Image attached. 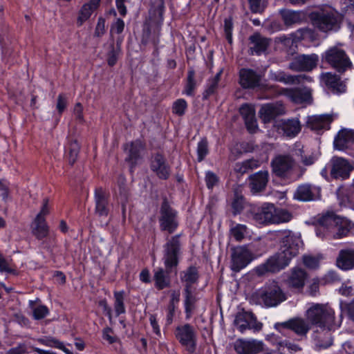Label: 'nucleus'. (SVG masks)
Listing matches in <instances>:
<instances>
[{"instance_id":"obj_63","label":"nucleus","mask_w":354,"mask_h":354,"mask_svg":"<svg viewBox=\"0 0 354 354\" xmlns=\"http://www.w3.org/2000/svg\"><path fill=\"white\" fill-rule=\"evenodd\" d=\"M73 113L75 119L78 120L80 122H82L84 120L83 106L80 103H77L75 105Z\"/></svg>"},{"instance_id":"obj_22","label":"nucleus","mask_w":354,"mask_h":354,"mask_svg":"<svg viewBox=\"0 0 354 354\" xmlns=\"http://www.w3.org/2000/svg\"><path fill=\"white\" fill-rule=\"evenodd\" d=\"M151 168L160 178L167 179L169 176V168L160 154H156L152 158Z\"/></svg>"},{"instance_id":"obj_1","label":"nucleus","mask_w":354,"mask_h":354,"mask_svg":"<svg viewBox=\"0 0 354 354\" xmlns=\"http://www.w3.org/2000/svg\"><path fill=\"white\" fill-rule=\"evenodd\" d=\"M276 237L281 240L280 250L264 264L257 268V270L259 274L266 272H278L286 267L290 260L298 254L302 245L300 236L289 230L277 232Z\"/></svg>"},{"instance_id":"obj_20","label":"nucleus","mask_w":354,"mask_h":354,"mask_svg":"<svg viewBox=\"0 0 354 354\" xmlns=\"http://www.w3.org/2000/svg\"><path fill=\"white\" fill-rule=\"evenodd\" d=\"M284 112V107L281 104H267L261 106L259 115L261 119L266 123Z\"/></svg>"},{"instance_id":"obj_32","label":"nucleus","mask_w":354,"mask_h":354,"mask_svg":"<svg viewBox=\"0 0 354 354\" xmlns=\"http://www.w3.org/2000/svg\"><path fill=\"white\" fill-rule=\"evenodd\" d=\"M352 142H354V131L343 130L338 133L335 139L334 145L336 149L342 150Z\"/></svg>"},{"instance_id":"obj_40","label":"nucleus","mask_w":354,"mask_h":354,"mask_svg":"<svg viewBox=\"0 0 354 354\" xmlns=\"http://www.w3.org/2000/svg\"><path fill=\"white\" fill-rule=\"evenodd\" d=\"M281 15L283 21L286 25L298 23L301 19V13L296 11L286 10Z\"/></svg>"},{"instance_id":"obj_41","label":"nucleus","mask_w":354,"mask_h":354,"mask_svg":"<svg viewBox=\"0 0 354 354\" xmlns=\"http://www.w3.org/2000/svg\"><path fill=\"white\" fill-rule=\"evenodd\" d=\"M277 348L279 354H289L301 350L297 345L290 344L287 341L279 342L277 343Z\"/></svg>"},{"instance_id":"obj_24","label":"nucleus","mask_w":354,"mask_h":354,"mask_svg":"<svg viewBox=\"0 0 354 354\" xmlns=\"http://www.w3.org/2000/svg\"><path fill=\"white\" fill-rule=\"evenodd\" d=\"M250 186L253 194L263 191L268 181V172L261 171L252 175L250 178Z\"/></svg>"},{"instance_id":"obj_59","label":"nucleus","mask_w":354,"mask_h":354,"mask_svg":"<svg viewBox=\"0 0 354 354\" xmlns=\"http://www.w3.org/2000/svg\"><path fill=\"white\" fill-rule=\"evenodd\" d=\"M234 214H236L239 213L243 208V199L241 196H236L232 204Z\"/></svg>"},{"instance_id":"obj_62","label":"nucleus","mask_w":354,"mask_h":354,"mask_svg":"<svg viewBox=\"0 0 354 354\" xmlns=\"http://www.w3.org/2000/svg\"><path fill=\"white\" fill-rule=\"evenodd\" d=\"M124 28V21L118 19L117 21L112 25L111 28V32L112 33H117L120 34L121 33Z\"/></svg>"},{"instance_id":"obj_35","label":"nucleus","mask_w":354,"mask_h":354,"mask_svg":"<svg viewBox=\"0 0 354 354\" xmlns=\"http://www.w3.org/2000/svg\"><path fill=\"white\" fill-rule=\"evenodd\" d=\"M180 279L185 283V287L192 288V284L198 279L197 270L194 267H189L180 272Z\"/></svg>"},{"instance_id":"obj_21","label":"nucleus","mask_w":354,"mask_h":354,"mask_svg":"<svg viewBox=\"0 0 354 354\" xmlns=\"http://www.w3.org/2000/svg\"><path fill=\"white\" fill-rule=\"evenodd\" d=\"M276 210L272 204H264L260 212L254 216V219L260 224L274 223Z\"/></svg>"},{"instance_id":"obj_8","label":"nucleus","mask_w":354,"mask_h":354,"mask_svg":"<svg viewBox=\"0 0 354 354\" xmlns=\"http://www.w3.org/2000/svg\"><path fill=\"white\" fill-rule=\"evenodd\" d=\"M234 325L241 333H245L249 329L258 332L260 331L263 327V324L257 321V317L252 313L243 310L239 311L235 315Z\"/></svg>"},{"instance_id":"obj_45","label":"nucleus","mask_w":354,"mask_h":354,"mask_svg":"<svg viewBox=\"0 0 354 354\" xmlns=\"http://www.w3.org/2000/svg\"><path fill=\"white\" fill-rule=\"evenodd\" d=\"M260 162L257 160H248L243 162L241 164H237L236 169L241 173H245L250 169H252L259 167Z\"/></svg>"},{"instance_id":"obj_33","label":"nucleus","mask_w":354,"mask_h":354,"mask_svg":"<svg viewBox=\"0 0 354 354\" xmlns=\"http://www.w3.org/2000/svg\"><path fill=\"white\" fill-rule=\"evenodd\" d=\"M95 199L96 212L100 216L107 215V199L104 192L101 188L95 190Z\"/></svg>"},{"instance_id":"obj_17","label":"nucleus","mask_w":354,"mask_h":354,"mask_svg":"<svg viewBox=\"0 0 354 354\" xmlns=\"http://www.w3.org/2000/svg\"><path fill=\"white\" fill-rule=\"evenodd\" d=\"M295 165V160L291 156L287 155L278 156L272 161V170L277 176L284 175L292 169Z\"/></svg>"},{"instance_id":"obj_51","label":"nucleus","mask_w":354,"mask_h":354,"mask_svg":"<svg viewBox=\"0 0 354 354\" xmlns=\"http://www.w3.org/2000/svg\"><path fill=\"white\" fill-rule=\"evenodd\" d=\"M275 216L276 221H274V223L288 222L292 218L288 212L283 209L276 210Z\"/></svg>"},{"instance_id":"obj_5","label":"nucleus","mask_w":354,"mask_h":354,"mask_svg":"<svg viewBox=\"0 0 354 354\" xmlns=\"http://www.w3.org/2000/svg\"><path fill=\"white\" fill-rule=\"evenodd\" d=\"M180 244L178 236H172L164 245L162 261L167 272L178 264Z\"/></svg>"},{"instance_id":"obj_15","label":"nucleus","mask_w":354,"mask_h":354,"mask_svg":"<svg viewBox=\"0 0 354 354\" xmlns=\"http://www.w3.org/2000/svg\"><path fill=\"white\" fill-rule=\"evenodd\" d=\"M307 277L308 275L305 270L295 267L290 270L286 282L288 287L301 290L305 285Z\"/></svg>"},{"instance_id":"obj_4","label":"nucleus","mask_w":354,"mask_h":354,"mask_svg":"<svg viewBox=\"0 0 354 354\" xmlns=\"http://www.w3.org/2000/svg\"><path fill=\"white\" fill-rule=\"evenodd\" d=\"M174 335L188 353H195L197 346V332L192 326L185 324L177 326L174 331Z\"/></svg>"},{"instance_id":"obj_14","label":"nucleus","mask_w":354,"mask_h":354,"mask_svg":"<svg viewBox=\"0 0 354 354\" xmlns=\"http://www.w3.org/2000/svg\"><path fill=\"white\" fill-rule=\"evenodd\" d=\"M281 326L292 330L299 336H306L310 330L312 325L308 320L306 321L303 318L297 317L291 319L286 322L277 324L275 328L278 329L279 327Z\"/></svg>"},{"instance_id":"obj_16","label":"nucleus","mask_w":354,"mask_h":354,"mask_svg":"<svg viewBox=\"0 0 354 354\" xmlns=\"http://www.w3.org/2000/svg\"><path fill=\"white\" fill-rule=\"evenodd\" d=\"M320 198V189L310 185H301L294 194V198L300 201H310Z\"/></svg>"},{"instance_id":"obj_12","label":"nucleus","mask_w":354,"mask_h":354,"mask_svg":"<svg viewBox=\"0 0 354 354\" xmlns=\"http://www.w3.org/2000/svg\"><path fill=\"white\" fill-rule=\"evenodd\" d=\"M326 59L339 72H344L351 66V62L345 53L337 48L328 50L326 53Z\"/></svg>"},{"instance_id":"obj_53","label":"nucleus","mask_w":354,"mask_h":354,"mask_svg":"<svg viewBox=\"0 0 354 354\" xmlns=\"http://www.w3.org/2000/svg\"><path fill=\"white\" fill-rule=\"evenodd\" d=\"M0 198L6 201L10 198L9 185L5 180H0Z\"/></svg>"},{"instance_id":"obj_30","label":"nucleus","mask_w":354,"mask_h":354,"mask_svg":"<svg viewBox=\"0 0 354 354\" xmlns=\"http://www.w3.org/2000/svg\"><path fill=\"white\" fill-rule=\"evenodd\" d=\"M322 82L333 92L341 93L346 91V85L340 81L339 77L330 73H326L322 76Z\"/></svg>"},{"instance_id":"obj_18","label":"nucleus","mask_w":354,"mask_h":354,"mask_svg":"<svg viewBox=\"0 0 354 354\" xmlns=\"http://www.w3.org/2000/svg\"><path fill=\"white\" fill-rule=\"evenodd\" d=\"M318 57L315 55H299L290 64V68L294 71H310L317 65Z\"/></svg>"},{"instance_id":"obj_61","label":"nucleus","mask_w":354,"mask_h":354,"mask_svg":"<svg viewBox=\"0 0 354 354\" xmlns=\"http://www.w3.org/2000/svg\"><path fill=\"white\" fill-rule=\"evenodd\" d=\"M224 30L229 42L232 41V22L230 19H225L224 21Z\"/></svg>"},{"instance_id":"obj_13","label":"nucleus","mask_w":354,"mask_h":354,"mask_svg":"<svg viewBox=\"0 0 354 354\" xmlns=\"http://www.w3.org/2000/svg\"><path fill=\"white\" fill-rule=\"evenodd\" d=\"M234 348L238 354H257L263 351L264 344L257 339H239L234 342Z\"/></svg>"},{"instance_id":"obj_57","label":"nucleus","mask_w":354,"mask_h":354,"mask_svg":"<svg viewBox=\"0 0 354 354\" xmlns=\"http://www.w3.org/2000/svg\"><path fill=\"white\" fill-rule=\"evenodd\" d=\"M48 200L47 198H45L43 201L42 207H41L39 213L37 214L35 221H39V222L45 221L44 217L49 212V207H48Z\"/></svg>"},{"instance_id":"obj_60","label":"nucleus","mask_w":354,"mask_h":354,"mask_svg":"<svg viewBox=\"0 0 354 354\" xmlns=\"http://www.w3.org/2000/svg\"><path fill=\"white\" fill-rule=\"evenodd\" d=\"M105 32V20L102 18L98 19L95 30V35L97 37L102 36Z\"/></svg>"},{"instance_id":"obj_23","label":"nucleus","mask_w":354,"mask_h":354,"mask_svg":"<svg viewBox=\"0 0 354 354\" xmlns=\"http://www.w3.org/2000/svg\"><path fill=\"white\" fill-rule=\"evenodd\" d=\"M259 76L252 70L242 68L239 72V82L243 88H254L259 86Z\"/></svg>"},{"instance_id":"obj_34","label":"nucleus","mask_w":354,"mask_h":354,"mask_svg":"<svg viewBox=\"0 0 354 354\" xmlns=\"http://www.w3.org/2000/svg\"><path fill=\"white\" fill-rule=\"evenodd\" d=\"M250 39L252 44L250 47L252 53H255L259 55L264 52L268 46V40L258 34L251 36Z\"/></svg>"},{"instance_id":"obj_26","label":"nucleus","mask_w":354,"mask_h":354,"mask_svg":"<svg viewBox=\"0 0 354 354\" xmlns=\"http://www.w3.org/2000/svg\"><path fill=\"white\" fill-rule=\"evenodd\" d=\"M269 77L270 80L283 82L285 84H294L296 82H301L304 80L311 81V78L306 77V75L292 76L288 75L284 72L278 71H270Z\"/></svg>"},{"instance_id":"obj_64","label":"nucleus","mask_w":354,"mask_h":354,"mask_svg":"<svg viewBox=\"0 0 354 354\" xmlns=\"http://www.w3.org/2000/svg\"><path fill=\"white\" fill-rule=\"evenodd\" d=\"M102 335L103 338L110 344H113L117 340V338L113 335V331L110 328H104Z\"/></svg>"},{"instance_id":"obj_58","label":"nucleus","mask_w":354,"mask_h":354,"mask_svg":"<svg viewBox=\"0 0 354 354\" xmlns=\"http://www.w3.org/2000/svg\"><path fill=\"white\" fill-rule=\"evenodd\" d=\"M67 106V97L64 94H59L57 97V102L56 104V109L59 114L65 110Z\"/></svg>"},{"instance_id":"obj_54","label":"nucleus","mask_w":354,"mask_h":354,"mask_svg":"<svg viewBox=\"0 0 354 354\" xmlns=\"http://www.w3.org/2000/svg\"><path fill=\"white\" fill-rule=\"evenodd\" d=\"M207 142L205 140H202L198 142L197 147L198 161L203 160L205 156L207 154Z\"/></svg>"},{"instance_id":"obj_36","label":"nucleus","mask_w":354,"mask_h":354,"mask_svg":"<svg viewBox=\"0 0 354 354\" xmlns=\"http://www.w3.org/2000/svg\"><path fill=\"white\" fill-rule=\"evenodd\" d=\"M100 1V0H91L89 3L82 6L78 17V21H80V24L91 17L92 12L97 8Z\"/></svg>"},{"instance_id":"obj_7","label":"nucleus","mask_w":354,"mask_h":354,"mask_svg":"<svg viewBox=\"0 0 354 354\" xmlns=\"http://www.w3.org/2000/svg\"><path fill=\"white\" fill-rule=\"evenodd\" d=\"M257 295L261 302L267 307L276 306L286 299V295L275 282H272L261 290Z\"/></svg>"},{"instance_id":"obj_19","label":"nucleus","mask_w":354,"mask_h":354,"mask_svg":"<svg viewBox=\"0 0 354 354\" xmlns=\"http://www.w3.org/2000/svg\"><path fill=\"white\" fill-rule=\"evenodd\" d=\"M278 130L289 138L296 136L301 131V124L298 119L283 120L277 124Z\"/></svg>"},{"instance_id":"obj_3","label":"nucleus","mask_w":354,"mask_h":354,"mask_svg":"<svg viewBox=\"0 0 354 354\" xmlns=\"http://www.w3.org/2000/svg\"><path fill=\"white\" fill-rule=\"evenodd\" d=\"M313 25L323 32L336 30L339 27L342 17L335 10H324L313 13L312 16Z\"/></svg>"},{"instance_id":"obj_2","label":"nucleus","mask_w":354,"mask_h":354,"mask_svg":"<svg viewBox=\"0 0 354 354\" xmlns=\"http://www.w3.org/2000/svg\"><path fill=\"white\" fill-rule=\"evenodd\" d=\"M306 319L317 330H335L340 326L341 322L335 319V311L328 304H311L305 313Z\"/></svg>"},{"instance_id":"obj_47","label":"nucleus","mask_w":354,"mask_h":354,"mask_svg":"<svg viewBox=\"0 0 354 354\" xmlns=\"http://www.w3.org/2000/svg\"><path fill=\"white\" fill-rule=\"evenodd\" d=\"M33 317L35 319H41L44 318L48 314V309L45 306H38L32 307Z\"/></svg>"},{"instance_id":"obj_11","label":"nucleus","mask_w":354,"mask_h":354,"mask_svg":"<svg viewBox=\"0 0 354 354\" xmlns=\"http://www.w3.org/2000/svg\"><path fill=\"white\" fill-rule=\"evenodd\" d=\"M340 223V217L333 212L327 213L319 219L316 234L320 237L330 236Z\"/></svg>"},{"instance_id":"obj_29","label":"nucleus","mask_w":354,"mask_h":354,"mask_svg":"<svg viewBox=\"0 0 354 354\" xmlns=\"http://www.w3.org/2000/svg\"><path fill=\"white\" fill-rule=\"evenodd\" d=\"M183 297L186 318L189 319L196 309L197 299L194 290L188 287H185Z\"/></svg>"},{"instance_id":"obj_56","label":"nucleus","mask_w":354,"mask_h":354,"mask_svg":"<svg viewBox=\"0 0 354 354\" xmlns=\"http://www.w3.org/2000/svg\"><path fill=\"white\" fill-rule=\"evenodd\" d=\"M205 182L208 189H212L218 182V177L215 174L207 171L205 175Z\"/></svg>"},{"instance_id":"obj_43","label":"nucleus","mask_w":354,"mask_h":354,"mask_svg":"<svg viewBox=\"0 0 354 354\" xmlns=\"http://www.w3.org/2000/svg\"><path fill=\"white\" fill-rule=\"evenodd\" d=\"M114 308L117 315H120L125 312V307L124 304V292H114Z\"/></svg>"},{"instance_id":"obj_31","label":"nucleus","mask_w":354,"mask_h":354,"mask_svg":"<svg viewBox=\"0 0 354 354\" xmlns=\"http://www.w3.org/2000/svg\"><path fill=\"white\" fill-rule=\"evenodd\" d=\"M143 149V145L140 140H136L125 147V151L128 153L127 161L131 165L137 163V161L140 158V152Z\"/></svg>"},{"instance_id":"obj_39","label":"nucleus","mask_w":354,"mask_h":354,"mask_svg":"<svg viewBox=\"0 0 354 354\" xmlns=\"http://www.w3.org/2000/svg\"><path fill=\"white\" fill-rule=\"evenodd\" d=\"M153 278L155 286L159 290H162L169 286V279L162 268H158L155 270Z\"/></svg>"},{"instance_id":"obj_25","label":"nucleus","mask_w":354,"mask_h":354,"mask_svg":"<svg viewBox=\"0 0 354 354\" xmlns=\"http://www.w3.org/2000/svg\"><path fill=\"white\" fill-rule=\"evenodd\" d=\"M240 113L243 116L247 129L253 133L257 129V120L255 119V109L254 106L244 104L240 108Z\"/></svg>"},{"instance_id":"obj_10","label":"nucleus","mask_w":354,"mask_h":354,"mask_svg":"<svg viewBox=\"0 0 354 354\" xmlns=\"http://www.w3.org/2000/svg\"><path fill=\"white\" fill-rule=\"evenodd\" d=\"M160 227L162 231L173 233L178 225L177 212L167 202H163L159 218Z\"/></svg>"},{"instance_id":"obj_38","label":"nucleus","mask_w":354,"mask_h":354,"mask_svg":"<svg viewBox=\"0 0 354 354\" xmlns=\"http://www.w3.org/2000/svg\"><path fill=\"white\" fill-rule=\"evenodd\" d=\"M37 342L42 345L60 349L63 351L66 354H73L70 350H68L64 346L63 342L59 341L58 339L54 337H46L44 338H39L37 339Z\"/></svg>"},{"instance_id":"obj_6","label":"nucleus","mask_w":354,"mask_h":354,"mask_svg":"<svg viewBox=\"0 0 354 354\" xmlns=\"http://www.w3.org/2000/svg\"><path fill=\"white\" fill-rule=\"evenodd\" d=\"M254 259L252 252L245 245L233 248L231 252L230 268L238 272Z\"/></svg>"},{"instance_id":"obj_48","label":"nucleus","mask_w":354,"mask_h":354,"mask_svg":"<svg viewBox=\"0 0 354 354\" xmlns=\"http://www.w3.org/2000/svg\"><path fill=\"white\" fill-rule=\"evenodd\" d=\"M35 234L39 239H42L47 235V226L45 221L39 222L35 221Z\"/></svg>"},{"instance_id":"obj_9","label":"nucleus","mask_w":354,"mask_h":354,"mask_svg":"<svg viewBox=\"0 0 354 354\" xmlns=\"http://www.w3.org/2000/svg\"><path fill=\"white\" fill-rule=\"evenodd\" d=\"M328 168L333 178L344 180L350 176L354 165L344 158L334 156L330 160Z\"/></svg>"},{"instance_id":"obj_46","label":"nucleus","mask_w":354,"mask_h":354,"mask_svg":"<svg viewBox=\"0 0 354 354\" xmlns=\"http://www.w3.org/2000/svg\"><path fill=\"white\" fill-rule=\"evenodd\" d=\"M231 234L236 241H241L248 234V228L245 225L237 224L231 228Z\"/></svg>"},{"instance_id":"obj_50","label":"nucleus","mask_w":354,"mask_h":354,"mask_svg":"<svg viewBox=\"0 0 354 354\" xmlns=\"http://www.w3.org/2000/svg\"><path fill=\"white\" fill-rule=\"evenodd\" d=\"M349 232V230L347 227H345L342 224V219L341 218V223L337 224V227L333 232L331 237L335 239H341L346 236Z\"/></svg>"},{"instance_id":"obj_28","label":"nucleus","mask_w":354,"mask_h":354,"mask_svg":"<svg viewBox=\"0 0 354 354\" xmlns=\"http://www.w3.org/2000/svg\"><path fill=\"white\" fill-rule=\"evenodd\" d=\"M333 121V118L330 115H315L309 118L308 126L314 131H320L322 130H328L330 128V124Z\"/></svg>"},{"instance_id":"obj_52","label":"nucleus","mask_w":354,"mask_h":354,"mask_svg":"<svg viewBox=\"0 0 354 354\" xmlns=\"http://www.w3.org/2000/svg\"><path fill=\"white\" fill-rule=\"evenodd\" d=\"M291 35L293 37V40H295L297 44V42L309 37L311 35V32L309 29H300Z\"/></svg>"},{"instance_id":"obj_55","label":"nucleus","mask_w":354,"mask_h":354,"mask_svg":"<svg viewBox=\"0 0 354 354\" xmlns=\"http://www.w3.org/2000/svg\"><path fill=\"white\" fill-rule=\"evenodd\" d=\"M319 259L317 257L313 256H304L303 257V263L308 268L314 269L318 267L319 266Z\"/></svg>"},{"instance_id":"obj_27","label":"nucleus","mask_w":354,"mask_h":354,"mask_svg":"<svg viewBox=\"0 0 354 354\" xmlns=\"http://www.w3.org/2000/svg\"><path fill=\"white\" fill-rule=\"evenodd\" d=\"M336 264L338 268L344 270L352 269L354 267V249L340 250Z\"/></svg>"},{"instance_id":"obj_42","label":"nucleus","mask_w":354,"mask_h":354,"mask_svg":"<svg viewBox=\"0 0 354 354\" xmlns=\"http://www.w3.org/2000/svg\"><path fill=\"white\" fill-rule=\"evenodd\" d=\"M292 156H295L297 160H300L306 166L310 165L314 162L313 157L306 155L303 148L295 149Z\"/></svg>"},{"instance_id":"obj_44","label":"nucleus","mask_w":354,"mask_h":354,"mask_svg":"<svg viewBox=\"0 0 354 354\" xmlns=\"http://www.w3.org/2000/svg\"><path fill=\"white\" fill-rule=\"evenodd\" d=\"M195 73L194 70H189L187 74V81L185 87L184 93L187 95L192 96L196 87V82L194 80Z\"/></svg>"},{"instance_id":"obj_49","label":"nucleus","mask_w":354,"mask_h":354,"mask_svg":"<svg viewBox=\"0 0 354 354\" xmlns=\"http://www.w3.org/2000/svg\"><path fill=\"white\" fill-rule=\"evenodd\" d=\"M187 108V102L183 99L176 100L173 105V113L178 115H182L185 113Z\"/></svg>"},{"instance_id":"obj_37","label":"nucleus","mask_w":354,"mask_h":354,"mask_svg":"<svg viewBox=\"0 0 354 354\" xmlns=\"http://www.w3.org/2000/svg\"><path fill=\"white\" fill-rule=\"evenodd\" d=\"M80 151V144L77 140H71L66 147V156L71 165L77 160Z\"/></svg>"}]
</instances>
